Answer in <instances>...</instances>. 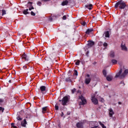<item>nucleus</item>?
<instances>
[{"label": "nucleus", "instance_id": "29", "mask_svg": "<svg viewBox=\"0 0 128 128\" xmlns=\"http://www.w3.org/2000/svg\"><path fill=\"white\" fill-rule=\"evenodd\" d=\"M100 101L102 102H104V100L103 98H100Z\"/></svg>", "mask_w": 128, "mask_h": 128}, {"label": "nucleus", "instance_id": "19", "mask_svg": "<svg viewBox=\"0 0 128 128\" xmlns=\"http://www.w3.org/2000/svg\"><path fill=\"white\" fill-rule=\"evenodd\" d=\"M76 126L78 128H82V123H80V122L77 123Z\"/></svg>", "mask_w": 128, "mask_h": 128}, {"label": "nucleus", "instance_id": "13", "mask_svg": "<svg viewBox=\"0 0 128 128\" xmlns=\"http://www.w3.org/2000/svg\"><path fill=\"white\" fill-rule=\"evenodd\" d=\"M112 76L111 75H108V76H106V78L108 82H111V80H112Z\"/></svg>", "mask_w": 128, "mask_h": 128}, {"label": "nucleus", "instance_id": "9", "mask_svg": "<svg viewBox=\"0 0 128 128\" xmlns=\"http://www.w3.org/2000/svg\"><path fill=\"white\" fill-rule=\"evenodd\" d=\"M22 58L23 60H27V62H28L30 57L28 56L26 54H24L22 56Z\"/></svg>", "mask_w": 128, "mask_h": 128}, {"label": "nucleus", "instance_id": "6", "mask_svg": "<svg viewBox=\"0 0 128 128\" xmlns=\"http://www.w3.org/2000/svg\"><path fill=\"white\" fill-rule=\"evenodd\" d=\"M68 102V98L66 96L64 98H63L62 100V104L63 106H65V104H66V102Z\"/></svg>", "mask_w": 128, "mask_h": 128}, {"label": "nucleus", "instance_id": "36", "mask_svg": "<svg viewBox=\"0 0 128 128\" xmlns=\"http://www.w3.org/2000/svg\"><path fill=\"white\" fill-rule=\"evenodd\" d=\"M62 19L64 20H66V16H63V18H62Z\"/></svg>", "mask_w": 128, "mask_h": 128}, {"label": "nucleus", "instance_id": "30", "mask_svg": "<svg viewBox=\"0 0 128 128\" xmlns=\"http://www.w3.org/2000/svg\"><path fill=\"white\" fill-rule=\"evenodd\" d=\"M31 16H36V13L34 12H31Z\"/></svg>", "mask_w": 128, "mask_h": 128}, {"label": "nucleus", "instance_id": "15", "mask_svg": "<svg viewBox=\"0 0 128 128\" xmlns=\"http://www.w3.org/2000/svg\"><path fill=\"white\" fill-rule=\"evenodd\" d=\"M113 114H114V110H112V109H110L109 110L110 117L112 118V116Z\"/></svg>", "mask_w": 128, "mask_h": 128}, {"label": "nucleus", "instance_id": "22", "mask_svg": "<svg viewBox=\"0 0 128 128\" xmlns=\"http://www.w3.org/2000/svg\"><path fill=\"white\" fill-rule=\"evenodd\" d=\"M112 64H118V60L113 59L112 60Z\"/></svg>", "mask_w": 128, "mask_h": 128}, {"label": "nucleus", "instance_id": "39", "mask_svg": "<svg viewBox=\"0 0 128 128\" xmlns=\"http://www.w3.org/2000/svg\"><path fill=\"white\" fill-rule=\"evenodd\" d=\"M17 126H20V122H18Z\"/></svg>", "mask_w": 128, "mask_h": 128}, {"label": "nucleus", "instance_id": "40", "mask_svg": "<svg viewBox=\"0 0 128 128\" xmlns=\"http://www.w3.org/2000/svg\"><path fill=\"white\" fill-rule=\"evenodd\" d=\"M34 7H32V8H29V10H34Z\"/></svg>", "mask_w": 128, "mask_h": 128}, {"label": "nucleus", "instance_id": "42", "mask_svg": "<svg viewBox=\"0 0 128 128\" xmlns=\"http://www.w3.org/2000/svg\"><path fill=\"white\" fill-rule=\"evenodd\" d=\"M38 6H40V2H38Z\"/></svg>", "mask_w": 128, "mask_h": 128}, {"label": "nucleus", "instance_id": "26", "mask_svg": "<svg viewBox=\"0 0 128 128\" xmlns=\"http://www.w3.org/2000/svg\"><path fill=\"white\" fill-rule=\"evenodd\" d=\"M11 126L12 128H18V127H16V126H14V124L12 123L11 124Z\"/></svg>", "mask_w": 128, "mask_h": 128}, {"label": "nucleus", "instance_id": "20", "mask_svg": "<svg viewBox=\"0 0 128 128\" xmlns=\"http://www.w3.org/2000/svg\"><path fill=\"white\" fill-rule=\"evenodd\" d=\"M98 124H100V126H101L102 128H106V126H105L104 124L102 123L101 122H98Z\"/></svg>", "mask_w": 128, "mask_h": 128}, {"label": "nucleus", "instance_id": "37", "mask_svg": "<svg viewBox=\"0 0 128 128\" xmlns=\"http://www.w3.org/2000/svg\"><path fill=\"white\" fill-rule=\"evenodd\" d=\"M74 92H76V88H74L73 90H72V94H74Z\"/></svg>", "mask_w": 128, "mask_h": 128}, {"label": "nucleus", "instance_id": "48", "mask_svg": "<svg viewBox=\"0 0 128 128\" xmlns=\"http://www.w3.org/2000/svg\"><path fill=\"white\" fill-rule=\"evenodd\" d=\"M0 14H1V13H0Z\"/></svg>", "mask_w": 128, "mask_h": 128}, {"label": "nucleus", "instance_id": "2", "mask_svg": "<svg viewBox=\"0 0 128 128\" xmlns=\"http://www.w3.org/2000/svg\"><path fill=\"white\" fill-rule=\"evenodd\" d=\"M126 6V5L124 2L122 1H119L115 4L114 8H118L119 7L121 10H124Z\"/></svg>", "mask_w": 128, "mask_h": 128}, {"label": "nucleus", "instance_id": "10", "mask_svg": "<svg viewBox=\"0 0 128 128\" xmlns=\"http://www.w3.org/2000/svg\"><path fill=\"white\" fill-rule=\"evenodd\" d=\"M92 32H94L93 28H88L86 31V34H90L92 33Z\"/></svg>", "mask_w": 128, "mask_h": 128}, {"label": "nucleus", "instance_id": "46", "mask_svg": "<svg viewBox=\"0 0 128 128\" xmlns=\"http://www.w3.org/2000/svg\"><path fill=\"white\" fill-rule=\"evenodd\" d=\"M44 2H48V0H44Z\"/></svg>", "mask_w": 128, "mask_h": 128}, {"label": "nucleus", "instance_id": "25", "mask_svg": "<svg viewBox=\"0 0 128 128\" xmlns=\"http://www.w3.org/2000/svg\"><path fill=\"white\" fill-rule=\"evenodd\" d=\"M80 60H78L76 62V66H80Z\"/></svg>", "mask_w": 128, "mask_h": 128}, {"label": "nucleus", "instance_id": "43", "mask_svg": "<svg viewBox=\"0 0 128 128\" xmlns=\"http://www.w3.org/2000/svg\"><path fill=\"white\" fill-rule=\"evenodd\" d=\"M94 124H98V122H94Z\"/></svg>", "mask_w": 128, "mask_h": 128}, {"label": "nucleus", "instance_id": "8", "mask_svg": "<svg viewBox=\"0 0 128 128\" xmlns=\"http://www.w3.org/2000/svg\"><path fill=\"white\" fill-rule=\"evenodd\" d=\"M121 48L122 50H124V52H127L128 51V48L126 46V44H121Z\"/></svg>", "mask_w": 128, "mask_h": 128}, {"label": "nucleus", "instance_id": "5", "mask_svg": "<svg viewBox=\"0 0 128 128\" xmlns=\"http://www.w3.org/2000/svg\"><path fill=\"white\" fill-rule=\"evenodd\" d=\"M90 80H92V78L90 77V74H88L85 78L84 82L86 84H88L90 82Z\"/></svg>", "mask_w": 128, "mask_h": 128}, {"label": "nucleus", "instance_id": "7", "mask_svg": "<svg viewBox=\"0 0 128 128\" xmlns=\"http://www.w3.org/2000/svg\"><path fill=\"white\" fill-rule=\"evenodd\" d=\"M28 122H26V120L24 119L21 122V126L23 128H26Z\"/></svg>", "mask_w": 128, "mask_h": 128}, {"label": "nucleus", "instance_id": "41", "mask_svg": "<svg viewBox=\"0 0 128 128\" xmlns=\"http://www.w3.org/2000/svg\"><path fill=\"white\" fill-rule=\"evenodd\" d=\"M32 4V2H28V4Z\"/></svg>", "mask_w": 128, "mask_h": 128}, {"label": "nucleus", "instance_id": "24", "mask_svg": "<svg viewBox=\"0 0 128 128\" xmlns=\"http://www.w3.org/2000/svg\"><path fill=\"white\" fill-rule=\"evenodd\" d=\"M102 72L104 76H106V70H104Z\"/></svg>", "mask_w": 128, "mask_h": 128}, {"label": "nucleus", "instance_id": "38", "mask_svg": "<svg viewBox=\"0 0 128 128\" xmlns=\"http://www.w3.org/2000/svg\"><path fill=\"white\" fill-rule=\"evenodd\" d=\"M82 24V26H86V22H83Z\"/></svg>", "mask_w": 128, "mask_h": 128}, {"label": "nucleus", "instance_id": "4", "mask_svg": "<svg viewBox=\"0 0 128 128\" xmlns=\"http://www.w3.org/2000/svg\"><path fill=\"white\" fill-rule=\"evenodd\" d=\"M91 100L92 102L94 104H98V99L96 98V95L94 94L92 96Z\"/></svg>", "mask_w": 128, "mask_h": 128}, {"label": "nucleus", "instance_id": "11", "mask_svg": "<svg viewBox=\"0 0 128 128\" xmlns=\"http://www.w3.org/2000/svg\"><path fill=\"white\" fill-rule=\"evenodd\" d=\"M46 86H42L40 87V90L41 91L42 94L44 93V92H46Z\"/></svg>", "mask_w": 128, "mask_h": 128}, {"label": "nucleus", "instance_id": "35", "mask_svg": "<svg viewBox=\"0 0 128 128\" xmlns=\"http://www.w3.org/2000/svg\"><path fill=\"white\" fill-rule=\"evenodd\" d=\"M55 108H56V110H58V106L56 105L55 106Z\"/></svg>", "mask_w": 128, "mask_h": 128}, {"label": "nucleus", "instance_id": "14", "mask_svg": "<svg viewBox=\"0 0 128 128\" xmlns=\"http://www.w3.org/2000/svg\"><path fill=\"white\" fill-rule=\"evenodd\" d=\"M42 114H46V112H48V107H44L42 108Z\"/></svg>", "mask_w": 128, "mask_h": 128}, {"label": "nucleus", "instance_id": "44", "mask_svg": "<svg viewBox=\"0 0 128 128\" xmlns=\"http://www.w3.org/2000/svg\"><path fill=\"white\" fill-rule=\"evenodd\" d=\"M8 82L11 83L12 82V80H9Z\"/></svg>", "mask_w": 128, "mask_h": 128}, {"label": "nucleus", "instance_id": "32", "mask_svg": "<svg viewBox=\"0 0 128 128\" xmlns=\"http://www.w3.org/2000/svg\"><path fill=\"white\" fill-rule=\"evenodd\" d=\"M0 110H2V112H4V108L0 107Z\"/></svg>", "mask_w": 128, "mask_h": 128}, {"label": "nucleus", "instance_id": "45", "mask_svg": "<svg viewBox=\"0 0 128 128\" xmlns=\"http://www.w3.org/2000/svg\"><path fill=\"white\" fill-rule=\"evenodd\" d=\"M78 92H79L80 94V90H78Z\"/></svg>", "mask_w": 128, "mask_h": 128}, {"label": "nucleus", "instance_id": "3", "mask_svg": "<svg viewBox=\"0 0 128 128\" xmlns=\"http://www.w3.org/2000/svg\"><path fill=\"white\" fill-rule=\"evenodd\" d=\"M79 102H80V104H86V100L82 96H79Z\"/></svg>", "mask_w": 128, "mask_h": 128}, {"label": "nucleus", "instance_id": "33", "mask_svg": "<svg viewBox=\"0 0 128 128\" xmlns=\"http://www.w3.org/2000/svg\"><path fill=\"white\" fill-rule=\"evenodd\" d=\"M17 120H22V118H20V117L18 116L17 118Z\"/></svg>", "mask_w": 128, "mask_h": 128}, {"label": "nucleus", "instance_id": "12", "mask_svg": "<svg viewBox=\"0 0 128 128\" xmlns=\"http://www.w3.org/2000/svg\"><path fill=\"white\" fill-rule=\"evenodd\" d=\"M94 42H92V41L88 42V48H92V46H94Z\"/></svg>", "mask_w": 128, "mask_h": 128}, {"label": "nucleus", "instance_id": "21", "mask_svg": "<svg viewBox=\"0 0 128 128\" xmlns=\"http://www.w3.org/2000/svg\"><path fill=\"white\" fill-rule=\"evenodd\" d=\"M68 4V0H65V1H64L62 4V6H66V4Z\"/></svg>", "mask_w": 128, "mask_h": 128}, {"label": "nucleus", "instance_id": "18", "mask_svg": "<svg viewBox=\"0 0 128 128\" xmlns=\"http://www.w3.org/2000/svg\"><path fill=\"white\" fill-rule=\"evenodd\" d=\"M104 36H105V38H110V32L108 31L105 32Z\"/></svg>", "mask_w": 128, "mask_h": 128}, {"label": "nucleus", "instance_id": "1", "mask_svg": "<svg viewBox=\"0 0 128 128\" xmlns=\"http://www.w3.org/2000/svg\"><path fill=\"white\" fill-rule=\"evenodd\" d=\"M128 74V70H123L122 69H120L119 72H117L116 74L115 78H124Z\"/></svg>", "mask_w": 128, "mask_h": 128}, {"label": "nucleus", "instance_id": "23", "mask_svg": "<svg viewBox=\"0 0 128 128\" xmlns=\"http://www.w3.org/2000/svg\"><path fill=\"white\" fill-rule=\"evenodd\" d=\"M28 9H26V10H24L23 11V14H28Z\"/></svg>", "mask_w": 128, "mask_h": 128}, {"label": "nucleus", "instance_id": "17", "mask_svg": "<svg viewBox=\"0 0 128 128\" xmlns=\"http://www.w3.org/2000/svg\"><path fill=\"white\" fill-rule=\"evenodd\" d=\"M109 56L110 58H114V52L111 51L109 54Z\"/></svg>", "mask_w": 128, "mask_h": 128}, {"label": "nucleus", "instance_id": "31", "mask_svg": "<svg viewBox=\"0 0 128 128\" xmlns=\"http://www.w3.org/2000/svg\"><path fill=\"white\" fill-rule=\"evenodd\" d=\"M104 46H108V44L106 42H104L103 44Z\"/></svg>", "mask_w": 128, "mask_h": 128}, {"label": "nucleus", "instance_id": "16", "mask_svg": "<svg viewBox=\"0 0 128 128\" xmlns=\"http://www.w3.org/2000/svg\"><path fill=\"white\" fill-rule=\"evenodd\" d=\"M86 8H88V10H92V4H89L85 6Z\"/></svg>", "mask_w": 128, "mask_h": 128}, {"label": "nucleus", "instance_id": "28", "mask_svg": "<svg viewBox=\"0 0 128 128\" xmlns=\"http://www.w3.org/2000/svg\"><path fill=\"white\" fill-rule=\"evenodd\" d=\"M74 74L75 76H78V71H77L76 70H75L74 71Z\"/></svg>", "mask_w": 128, "mask_h": 128}, {"label": "nucleus", "instance_id": "47", "mask_svg": "<svg viewBox=\"0 0 128 128\" xmlns=\"http://www.w3.org/2000/svg\"><path fill=\"white\" fill-rule=\"evenodd\" d=\"M60 100V102H62V100Z\"/></svg>", "mask_w": 128, "mask_h": 128}, {"label": "nucleus", "instance_id": "34", "mask_svg": "<svg viewBox=\"0 0 128 128\" xmlns=\"http://www.w3.org/2000/svg\"><path fill=\"white\" fill-rule=\"evenodd\" d=\"M4 102V100L0 98V104H2Z\"/></svg>", "mask_w": 128, "mask_h": 128}, {"label": "nucleus", "instance_id": "27", "mask_svg": "<svg viewBox=\"0 0 128 128\" xmlns=\"http://www.w3.org/2000/svg\"><path fill=\"white\" fill-rule=\"evenodd\" d=\"M6 14V10H2V16H4V15Z\"/></svg>", "mask_w": 128, "mask_h": 128}]
</instances>
